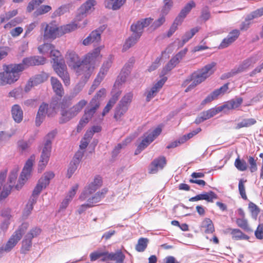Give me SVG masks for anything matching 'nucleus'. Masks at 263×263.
<instances>
[{"label": "nucleus", "instance_id": "obj_47", "mask_svg": "<svg viewBox=\"0 0 263 263\" xmlns=\"http://www.w3.org/2000/svg\"><path fill=\"white\" fill-rule=\"evenodd\" d=\"M179 63H178L175 59L172 57L170 61L168 62V63L165 65V66L163 68V72L164 74H166V72L171 71L174 67L178 65Z\"/></svg>", "mask_w": 263, "mask_h": 263}, {"label": "nucleus", "instance_id": "obj_26", "mask_svg": "<svg viewBox=\"0 0 263 263\" xmlns=\"http://www.w3.org/2000/svg\"><path fill=\"white\" fill-rule=\"evenodd\" d=\"M111 64L112 61L111 58H108L107 60L104 62L97 77L101 78V80L102 81L105 76L107 74L109 68L111 67Z\"/></svg>", "mask_w": 263, "mask_h": 263}, {"label": "nucleus", "instance_id": "obj_7", "mask_svg": "<svg viewBox=\"0 0 263 263\" xmlns=\"http://www.w3.org/2000/svg\"><path fill=\"white\" fill-rule=\"evenodd\" d=\"M28 226L27 223H23L19 227L18 229L14 232L5 246H4L6 252L10 251L15 246L18 241L21 239L23 234L26 232Z\"/></svg>", "mask_w": 263, "mask_h": 263}, {"label": "nucleus", "instance_id": "obj_15", "mask_svg": "<svg viewBox=\"0 0 263 263\" xmlns=\"http://www.w3.org/2000/svg\"><path fill=\"white\" fill-rule=\"evenodd\" d=\"M59 106L60 105L58 104L57 100H53L49 107L47 104L43 103L40 106L37 113L45 116H46V114H47L48 116H51L52 112H55V110L59 107Z\"/></svg>", "mask_w": 263, "mask_h": 263}, {"label": "nucleus", "instance_id": "obj_59", "mask_svg": "<svg viewBox=\"0 0 263 263\" xmlns=\"http://www.w3.org/2000/svg\"><path fill=\"white\" fill-rule=\"evenodd\" d=\"M68 10L67 5H63L58 8L52 14L53 16L56 17L64 14Z\"/></svg>", "mask_w": 263, "mask_h": 263}, {"label": "nucleus", "instance_id": "obj_61", "mask_svg": "<svg viewBox=\"0 0 263 263\" xmlns=\"http://www.w3.org/2000/svg\"><path fill=\"white\" fill-rule=\"evenodd\" d=\"M152 142H153V138L151 139L146 134L144 135V138L142 140L141 143L139 144V146L142 149H145Z\"/></svg>", "mask_w": 263, "mask_h": 263}, {"label": "nucleus", "instance_id": "obj_50", "mask_svg": "<svg viewBox=\"0 0 263 263\" xmlns=\"http://www.w3.org/2000/svg\"><path fill=\"white\" fill-rule=\"evenodd\" d=\"M201 130L200 128H197L196 129L193 130L192 132L184 135L182 137L180 138L181 139V142H182L184 143L186 141L192 138L193 136L197 135L198 133H199Z\"/></svg>", "mask_w": 263, "mask_h": 263}, {"label": "nucleus", "instance_id": "obj_44", "mask_svg": "<svg viewBox=\"0 0 263 263\" xmlns=\"http://www.w3.org/2000/svg\"><path fill=\"white\" fill-rule=\"evenodd\" d=\"M228 89V84H225L220 88L215 90L211 93H210L213 98L215 100L217 97L221 94L225 93Z\"/></svg>", "mask_w": 263, "mask_h": 263}, {"label": "nucleus", "instance_id": "obj_4", "mask_svg": "<svg viewBox=\"0 0 263 263\" xmlns=\"http://www.w3.org/2000/svg\"><path fill=\"white\" fill-rule=\"evenodd\" d=\"M56 132L52 130L49 132L44 138L43 147L42 150L40 159L38 164V171L42 172L47 165L51 152L52 141L54 138Z\"/></svg>", "mask_w": 263, "mask_h": 263}, {"label": "nucleus", "instance_id": "obj_43", "mask_svg": "<svg viewBox=\"0 0 263 263\" xmlns=\"http://www.w3.org/2000/svg\"><path fill=\"white\" fill-rule=\"evenodd\" d=\"M102 31L100 29L95 30L90 33L92 43L97 44L101 40V34Z\"/></svg>", "mask_w": 263, "mask_h": 263}, {"label": "nucleus", "instance_id": "obj_56", "mask_svg": "<svg viewBox=\"0 0 263 263\" xmlns=\"http://www.w3.org/2000/svg\"><path fill=\"white\" fill-rule=\"evenodd\" d=\"M133 97V93L131 92H128L122 98L119 103H121V104L127 105L128 107L129 104L132 101Z\"/></svg>", "mask_w": 263, "mask_h": 263}, {"label": "nucleus", "instance_id": "obj_31", "mask_svg": "<svg viewBox=\"0 0 263 263\" xmlns=\"http://www.w3.org/2000/svg\"><path fill=\"white\" fill-rule=\"evenodd\" d=\"M232 238L234 240H248L249 237L237 229H230Z\"/></svg>", "mask_w": 263, "mask_h": 263}, {"label": "nucleus", "instance_id": "obj_60", "mask_svg": "<svg viewBox=\"0 0 263 263\" xmlns=\"http://www.w3.org/2000/svg\"><path fill=\"white\" fill-rule=\"evenodd\" d=\"M248 162L250 165L249 168L251 172L253 173L256 172L257 170L256 160L253 157L249 156L248 158Z\"/></svg>", "mask_w": 263, "mask_h": 263}, {"label": "nucleus", "instance_id": "obj_20", "mask_svg": "<svg viewBox=\"0 0 263 263\" xmlns=\"http://www.w3.org/2000/svg\"><path fill=\"white\" fill-rule=\"evenodd\" d=\"M262 15H263V7L257 9L248 15L246 18L245 21L241 24L240 27V29L242 30L248 29L250 25V21Z\"/></svg>", "mask_w": 263, "mask_h": 263}, {"label": "nucleus", "instance_id": "obj_25", "mask_svg": "<svg viewBox=\"0 0 263 263\" xmlns=\"http://www.w3.org/2000/svg\"><path fill=\"white\" fill-rule=\"evenodd\" d=\"M121 95V91H119L116 92L115 95L112 96L111 98L109 100L108 102L106 104V106L104 107L103 111L102 112V116H104L106 114H107L114 104L116 103L119 97Z\"/></svg>", "mask_w": 263, "mask_h": 263}, {"label": "nucleus", "instance_id": "obj_32", "mask_svg": "<svg viewBox=\"0 0 263 263\" xmlns=\"http://www.w3.org/2000/svg\"><path fill=\"white\" fill-rule=\"evenodd\" d=\"M201 227L204 229L206 233H212L215 230L212 221L210 218L204 219L202 222Z\"/></svg>", "mask_w": 263, "mask_h": 263}, {"label": "nucleus", "instance_id": "obj_30", "mask_svg": "<svg viewBox=\"0 0 263 263\" xmlns=\"http://www.w3.org/2000/svg\"><path fill=\"white\" fill-rule=\"evenodd\" d=\"M242 102V99L241 98H238L236 99H233L228 101L226 104L222 105L224 108H228V109H235L238 107Z\"/></svg>", "mask_w": 263, "mask_h": 263}, {"label": "nucleus", "instance_id": "obj_24", "mask_svg": "<svg viewBox=\"0 0 263 263\" xmlns=\"http://www.w3.org/2000/svg\"><path fill=\"white\" fill-rule=\"evenodd\" d=\"M96 2L95 0H87L84 4H83L80 9V13L83 17L91 9H93V6L96 5Z\"/></svg>", "mask_w": 263, "mask_h": 263}, {"label": "nucleus", "instance_id": "obj_45", "mask_svg": "<svg viewBox=\"0 0 263 263\" xmlns=\"http://www.w3.org/2000/svg\"><path fill=\"white\" fill-rule=\"evenodd\" d=\"M234 165L240 171H245L247 168V164L244 160H241L238 157L235 161Z\"/></svg>", "mask_w": 263, "mask_h": 263}, {"label": "nucleus", "instance_id": "obj_13", "mask_svg": "<svg viewBox=\"0 0 263 263\" xmlns=\"http://www.w3.org/2000/svg\"><path fill=\"white\" fill-rule=\"evenodd\" d=\"M6 176V171L0 173V201L9 195L12 189L11 184H8V183L5 182Z\"/></svg>", "mask_w": 263, "mask_h": 263}, {"label": "nucleus", "instance_id": "obj_18", "mask_svg": "<svg viewBox=\"0 0 263 263\" xmlns=\"http://www.w3.org/2000/svg\"><path fill=\"white\" fill-rule=\"evenodd\" d=\"M260 58L261 57L258 54H255L244 60L243 62L238 66L236 71L233 72V74L243 71L250 66L253 65L256 63L260 59Z\"/></svg>", "mask_w": 263, "mask_h": 263}, {"label": "nucleus", "instance_id": "obj_40", "mask_svg": "<svg viewBox=\"0 0 263 263\" xmlns=\"http://www.w3.org/2000/svg\"><path fill=\"white\" fill-rule=\"evenodd\" d=\"M42 181V180H39L37 183L36 184V186H35L32 192V195L39 197L42 191L44 189L46 188V187L47 186L46 185V183L44 184Z\"/></svg>", "mask_w": 263, "mask_h": 263}, {"label": "nucleus", "instance_id": "obj_53", "mask_svg": "<svg viewBox=\"0 0 263 263\" xmlns=\"http://www.w3.org/2000/svg\"><path fill=\"white\" fill-rule=\"evenodd\" d=\"M164 15H165L163 14H161L159 17L153 22L151 27H152L154 30L156 29L163 24L165 21Z\"/></svg>", "mask_w": 263, "mask_h": 263}, {"label": "nucleus", "instance_id": "obj_35", "mask_svg": "<svg viewBox=\"0 0 263 263\" xmlns=\"http://www.w3.org/2000/svg\"><path fill=\"white\" fill-rule=\"evenodd\" d=\"M256 123V121L254 119H244L236 124L235 128L236 129H239L241 128L249 127L255 124Z\"/></svg>", "mask_w": 263, "mask_h": 263}, {"label": "nucleus", "instance_id": "obj_33", "mask_svg": "<svg viewBox=\"0 0 263 263\" xmlns=\"http://www.w3.org/2000/svg\"><path fill=\"white\" fill-rule=\"evenodd\" d=\"M128 106L127 105L119 103L116 108L114 118L117 120H119L126 112Z\"/></svg>", "mask_w": 263, "mask_h": 263}, {"label": "nucleus", "instance_id": "obj_34", "mask_svg": "<svg viewBox=\"0 0 263 263\" xmlns=\"http://www.w3.org/2000/svg\"><path fill=\"white\" fill-rule=\"evenodd\" d=\"M61 115L63 122H67L76 116L72 108H70L67 110L62 108Z\"/></svg>", "mask_w": 263, "mask_h": 263}, {"label": "nucleus", "instance_id": "obj_3", "mask_svg": "<svg viewBox=\"0 0 263 263\" xmlns=\"http://www.w3.org/2000/svg\"><path fill=\"white\" fill-rule=\"evenodd\" d=\"M50 54L53 61V67L56 73L62 79L65 85H69L70 84L69 76L66 70V66L61 57L60 51L53 48L51 50Z\"/></svg>", "mask_w": 263, "mask_h": 263}, {"label": "nucleus", "instance_id": "obj_54", "mask_svg": "<svg viewBox=\"0 0 263 263\" xmlns=\"http://www.w3.org/2000/svg\"><path fill=\"white\" fill-rule=\"evenodd\" d=\"M54 176V174L52 172H48L45 173L43 176H42L39 180H42L43 182L45 184L46 183V185L47 186L50 182V180L52 179Z\"/></svg>", "mask_w": 263, "mask_h": 263}, {"label": "nucleus", "instance_id": "obj_23", "mask_svg": "<svg viewBox=\"0 0 263 263\" xmlns=\"http://www.w3.org/2000/svg\"><path fill=\"white\" fill-rule=\"evenodd\" d=\"M51 84L55 93L61 97L64 95V89L60 81L56 78L51 77Z\"/></svg>", "mask_w": 263, "mask_h": 263}, {"label": "nucleus", "instance_id": "obj_9", "mask_svg": "<svg viewBox=\"0 0 263 263\" xmlns=\"http://www.w3.org/2000/svg\"><path fill=\"white\" fill-rule=\"evenodd\" d=\"M107 192V190L106 189H103L101 190V191L97 192L91 197L87 198L86 199L87 203L83 204L79 207L77 210L78 213L79 214H81L88 208L93 206L96 203L100 202L101 199L104 197Z\"/></svg>", "mask_w": 263, "mask_h": 263}, {"label": "nucleus", "instance_id": "obj_62", "mask_svg": "<svg viewBox=\"0 0 263 263\" xmlns=\"http://www.w3.org/2000/svg\"><path fill=\"white\" fill-rule=\"evenodd\" d=\"M236 223L238 227L245 230H249V229L247 220L244 217L237 219Z\"/></svg>", "mask_w": 263, "mask_h": 263}, {"label": "nucleus", "instance_id": "obj_8", "mask_svg": "<svg viewBox=\"0 0 263 263\" xmlns=\"http://www.w3.org/2000/svg\"><path fill=\"white\" fill-rule=\"evenodd\" d=\"M102 184L101 177L99 176H96L93 181L84 188L79 197V199L81 201H84L87 198L91 197L93 196H91V195L101 186Z\"/></svg>", "mask_w": 263, "mask_h": 263}, {"label": "nucleus", "instance_id": "obj_58", "mask_svg": "<svg viewBox=\"0 0 263 263\" xmlns=\"http://www.w3.org/2000/svg\"><path fill=\"white\" fill-rule=\"evenodd\" d=\"M17 65H22L23 67V70L29 66H34V63L33 61L32 57L24 58L22 63Z\"/></svg>", "mask_w": 263, "mask_h": 263}, {"label": "nucleus", "instance_id": "obj_5", "mask_svg": "<svg viewBox=\"0 0 263 263\" xmlns=\"http://www.w3.org/2000/svg\"><path fill=\"white\" fill-rule=\"evenodd\" d=\"M4 70L6 84H11L18 80L20 72L23 71V67L22 65L10 64L4 65Z\"/></svg>", "mask_w": 263, "mask_h": 263}, {"label": "nucleus", "instance_id": "obj_52", "mask_svg": "<svg viewBox=\"0 0 263 263\" xmlns=\"http://www.w3.org/2000/svg\"><path fill=\"white\" fill-rule=\"evenodd\" d=\"M86 104L87 101L86 100H81L77 104L71 107L76 116L82 110Z\"/></svg>", "mask_w": 263, "mask_h": 263}, {"label": "nucleus", "instance_id": "obj_12", "mask_svg": "<svg viewBox=\"0 0 263 263\" xmlns=\"http://www.w3.org/2000/svg\"><path fill=\"white\" fill-rule=\"evenodd\" d=\"M152 21V19L149 17L141 19L136 23L132 24L130 29L133 34L140 38L143 33V29L149 26Z\"/></svg>", "mask_w": 263, "mask_h": 263}, {"label": "nucleus", "instance_id": "obj_2", "mask_svg": "<svg viewBox=\"0 0 263 263\" xmlns=\"http://www.w3.org/2000/svg\"><path fill=\"white\" fill-rule=\"evenodd\" d=\"M216 65V63L212 62L206 65L201 69H199L192 73L191 74L192 82L185 89V92L190 91L212 74L215 70V67Z\"/></svg>", "mask_w": 263, "mask_h": 263}, {"label": "nucleus", "instance_id": "obj_42", "mask_svg": "<svg viewBox=\"0 0 263 263\" xmlns=\"http://www.w3.org/2000/svg\"><path fill=\"white\" fill-rule=\"evenodd\" d=\"M200 195L201 200H205L208 202H213V199L217 198L216 194L212 191L203 193L202 194H200Z\"/></svg>", "mask_w": 263, "mask_h": 263}, {"label": "nucleus", "instance_id": "obj_55", "mask_svg": "<svg viewBox=\"0 0 263 263\" xmlns=\"http://www.w3.org/2000/svg\"><path fill=\"white\" fill-rule=\"evenodd\" d=\"M52 48H53V46L50 43L44 44L38 47L40 52L43 54L50 53Z\"/></svg>", "mask_w": 263, "mask_h": 263}, {"label": "nucleus", "instance_id": "obj_38", "mask_svg": "<svg viewBox=\"0 0 263 263\" xmlns=\"http://www.w3.org/2000/svg\"><path fill=\"white\" fill-rule=\"evenodd\" d=\"M34 140L33 138H30L27 141L21 140L18 142V146L22 151L24 152L28 150V149L31 145Z\"/></svg>", "mask_w": 263, "mask_h": 263}, {"label": "nucleus", "instance_id": "obj_21", "mask_svg": "<svg viewBox=\"0 0 263 263\" xmlns=\"http://www.w3.org/2000/svg\"><path fill=\"white\" fill-rule=\"evenodd\" d=\"M100 105V104L96 101L95 99H92L88 106L85 108L84 115L90 120Z\"/></svg>", "mask_w": 263, "mask_h": 263}, {"label": "nucleus", "instance_id": "obj_6", "mask_svg": "<svg viewBox=\"0 0 263 263\" xmlns=\"http://www.w3.org/2000/svg\"><path fill=\"white\" fill-rule=\"evenodd\" d=\"M35 158V156L33 155L26 161L20 176L18 183L15 186L17 190H20L30 177Z\"/></svg>", "mask_w": 263, "mask_h": 263}, {"label": "nucleus", "instance_id": "obj_16", "mask_svg": "<svg viewBox=\"0 0 263 263\" xmlns=\"http://www.w3.org/2000/svg\"><path fill=\"white\" fill-rule=\"evenodd\" d=\"M166 164L165 157L160 156L155 158L148 167V172L150 174H156L159 170H162Z\"/></svg>", "mask_w": 263, "mask_h": 263}, {"label": "nucleus", "instance_id": "obj_63", "mask_svg": "<svg viewBox=\"0 0 263 263\" xmlns=\"http://www.w3.org/2000/svg\"><path fill=\"white\" fill-rule=\"evenodd\" d=\"M22 89L20 87L16 88L10 91L8 94L9 97H13L15 98H20L22 96Z\"/></svg>", "mask_w": 263, "mask_h": 263}, {"label": "nucleus", "instance_id": "obj_41", "mask_svg": "<svg viewBox=\"0 0 263 263\" xmlns=\"http://www.w3.org/2000/svg\"><path fill=\"white\" fill-rule=\"evenodd\" d=\"M42 181V180H39L37 183L36 184V186H35L32 192V195L39 197L42 191L44 189L46 188V187L47 186L46 185V183L44 184Z\"/></svg>", "mask_w": 263, "mask_h": 263}, {"label": "nucleus", "instance_id": "obj_36", "mask_svg": "<svg viewBox=\"0 0 263 263\" xmlns=\"http://www.w3.org/2000/svg\"><path fill=\"white\" fill-rule=\"evenodd\" d=\"M48 78V74L45 72H42L40 74L35 75L34 77L30 79H31L34 84L36 86L46 81Z\"/></svg>", "mask_w": 263, "mask_h": 263}, {"label": "nucleus", "instance_id": "obj_22", "mask_svg": "<svg viewBox=\"0 0 263 263\" xmlns=\"http://www.w3.org/2000/svg\"><path fill=\"white\" fill-rule=\"evenodd\" d=\"M12 117L16 123H20L23 120V111L21 107L18 104H14L11 107Z\"/></svg>", "mask_w": 263, "mask_h": 263}, {"label": "nucleus", "instance_id": "obj_46", "mask_svg": "<svg viewBox=\"0 0 263 263\" xmlns=\"http://www.w3.org/2000/svg\"><path fill=\"white\" fill-rule=\"evenodd\" d=\"M182 22L179 20V18H176L174 23L171 25L169 30L167 32V36L170 37L176 31L178 28V26L180 25Z\"/></svg>", "mask_w": 263, "mask_h": 263}, {"label": "nucleus", "instance_id": "obj_49", "mask_svg": "<svg viewBox=\"0 0 263 263\" xmlns=\"http://www.w3.org/2000/svg\"><path fill=\"white\" fill-rule=\"evenodd\" d=\"M246 181V180H244L242 179H241L239 180L238 183V190L239 194L241 195L242 198H243L245 200L247 199V196L246 194L245 187L244 185V183Z\"/></svg>", "mask_w": 263, "mask_h": 263}, {"label": "nucleus", "instance_id": "obj_37", "mask_svg": "<svg viewBox=\"0 0 263 263\" xmlns=\"http://www.w3.org/2000/svg\"><path fill=\"white\" fill-rule=\"evenodd\" d=\"M51 9V7L49 5H41L36 9L33 14L35 16H38L49 12Z\"/></svg>", "mask_w": 263, "mask_h": 263}, {"label": "nucleus", "instance_id": "obj_17", "mask_svg": "<svg viewBox=\"0 0 263 263\" xmlns=\"http://www.w3.org/2000/svg\"><path fill=\"white\" fill-rule=\"evenodd\" d=\"M166 80V78H163L156 83L152 88L146 89L145 95L146 97V101L149 102L160 91Z\"/></svg>", "mask_w": 263, "mask_h": 263}, {"label": "nucleus", "instance_id": "obj_1", "mask_svg": "<svg viewBox=\"0 0 263 263\" xmlns=\"http://www.w3.org/2000/svg\"><path fill=\"white\" fill-rule=\"evenodd\" d=\"M102 47L95 48L91 52L87 54L82 61L78 55L73 51L66 54L68 64L76 71L78 76H82V80L86 82L90 77L94 68L96 60L100 56Z\"/></svg>", "mask_w": 263, "mask_h": 263}, {"label": "nucleus", "instance_id": "obj_28", "mask_svg": "<svg viewBox=\"0 0 263 263\" xmlns=\"http://www.w3.org/2000/svg\"><path fill=\"white\" fill-rule=\"evenodd\" d=\"M199 31L198 27L192 28L190 31L186 32L185 34L182 36V41L179 43L180 47H182L187 42L191 39L194 34Z\"/></svg>", "mask_w": 263, "mask_h": 263}, {"label": "nucleus", "instance_id": "obj_48", "mask_svg": "<svg viewBox=\"0 0 263 263\" xmlns=\"http://www.w3.org/2000/svg\"><path fill=\"white\" fill-rule=\"evenodd\" d=\"M79 165V163H77L74 161H71L69 163L68 170H67V177L70 178L72 175L74 174L76 171L77 170Z\"/></svg>", "mask_w": 263, "mask_h": 263}, {"label": "nucleus", "instance_id": "obj_14", "mask_svg": "<svg viewBox=\"0 0 263 263\" xmlns=\"http://www.w3.org/2000/svg\"><path fill=\"white\" fill-rule=\"evenodd\" d=\"M223 110V107L220 106L218 107L212 108L206 111H203L196 118L195 122L196 124H199L215 116Z\"/></svg>", "mask_w": 263, "mask_h": 263}, {"label": "nucleus", "instance_id": "obj_39", "mask_svg": "<svg viewBox=\"0 0 263 263\" xmlns=\"http://www.w3.org/2000/svg\"><path fill=\"white\" fill-rule=\"evenodd\" d=\"M148 241V240L147 238H140L136 246V250L138 252H143L147 247Z\"/></svg>", "mask_w": 263, "mask_h": 263}, {"label": "nucleus", "instance_id": "obj_11", "mask_svg": "<svg viewBox=\"0 0 263 263\" xmlns=\"http://www.w3.org/2000/svg\"><path fill=\"white\" fill-rule=\"evenodd\" d=\"M41 29L43 31V37L45 40L54 39L58 34V27L55 22L49 24L43 23L41 24Z\"/></svg>", "mask_w": 263, "mask_h": 263}, {"label": "nucleus", "instance_id": "obj_29", "mask_svg": "<svg viewBox=\"0 0 263 263\" xmlns=\"http://www.w3.org/2000/svg\"><path fill=\"white\" fill-rule=\"evenodd\" d=\"M139 39V37H138L137 36L132 34L131 36L125 41L123 46L122 50L123 51L127 50L130 47L133 46L138 42Z\"/></svg>", "mask_w": 263, "mask_h": 263}, {"label": "nucleus", "instance_id": "obj_19", "mask_svg": "<svg viewBox=\"0 0 263 263\" xmlns=\"http://www.w3.org/2000/svg\"><path fill=\"white\" fill-rule=\"evenodd\" d=\"M240 35L239 30L234 29L231 31L227 37L224 38L220 43L219 48H225L235 42Z\"/></svg>", "mask_w": 263, "mask_h": 263}, {"label": "nucleus", "instance_id": "obj_64", "mask_svg": "<svg viewBox=\"0 0 263 263\" xmlns=\"http://www.w3.org/2000/svg\"><path fill=\"white\" fill-rule=\"evenodd\" d=\"M255 236L258 239H263V224H259L256 231H255Z\"/></svg>", "mask_w": 263, "mask_h": 263}, {"label": "nucleus", "instance_id": "obj_51", "mask_svg": "<svg viewBox=\"0 0 263 263\" xmlns=\"http://www.w3.org/2000/svg\"><path fill=\"white\" fill-rule=\"evenodd\" d=\"M86 104L87 101L86 100H81L77 104L71 107L76 116L82 110Z\"/></svg>", "mask_w": 263, "mask_h": 263}, {"label": "nucleus", "instance_id": "obj_10", "mask_svg": "<svg viewBox=\"0 0 263 263\" xmlns=\"http://www.w3.org/2000/svg\"><path fill=\"white\" fill-rule=\"evenodd\" d=\"M40 233V229L34 228L25 236L22 241V253L25 254L30 250L32 246V239L38 236Z\"/></svg>", "mask_w": 263, "mask_h": 263}, {"label": "nucleus", "instance_id": "obj_57", "mask_svg": "<svg viewBox=\"0 0 263 263\" xmlns=\"http://www.w3.org/2000/svg\"><path fill=\"white\" fill-rule=\"evenodd\" d=\"M164 6L162 9L161 13L163 14L166 15L173 6L172 0H164Z\"/></svg>", "mask_w": 263, "mask_h": 263}, {"label": "nucleus", "instance_id": "obj_27", "mask_svg": "<svg viewBox=\"0 0 263 263\" xmlns=\"http://www.w3.org/2000/svg\"><path fill=\"white\" fill-rule=\"evenodd\" d=\"M195 5H196L194 2L190 1L181 10L177 18H179V20L182 22L183 19L185 17L186 15L190 12L191 9L195 7Z\"/></svg>", "mask_w": 263, "mask_h": 263}]
</instances>
